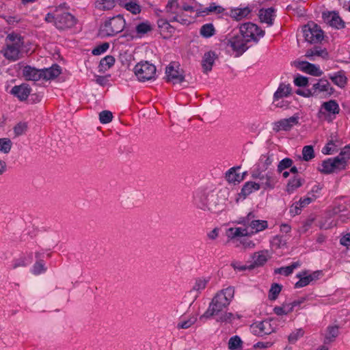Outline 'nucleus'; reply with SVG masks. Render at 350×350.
<instances>
[{"label":"nucleus","instance_id":"obj_38","mask_svg":"<svg viewBox=\"0 0 350 350\" xmlns=\"http://www.w3.org/2000/svg\"><path fill=\"white\" fill-rule=\"evenodd\" d=\"M136 31L138 34H145L152 30V27L150 22L145 21L139 23L135 27Z\"/></svg>","mask_w":350,"mask_h":350},{"label":"nucleus","instance_id":"obj_9","mask_svg":"<svg viewBox=\"0 0 350 350\" xmlns=\"http://www.w3.org/2000/svg\"><path fill=\"white\" fill-rule=\"evenodd\" d=\"M237 223L238 224H243L245 226L250 228L251 235L262 230V221L256 219V216L253 212H250L245 217H241Z\"/></svg>","mask_w":350,"mask_h":350},{"label":"nucleus","instance_id":"obj_36","mask_svg":"<svg viewBox=\"0 0 350 350\" xmlns=\"http://www.w3.org/2000/svg\"><path fill=\"white\" fill-rule=\"evenodd\" d=\"M115 63V58L111 55H107L103 58L99 64L100 70H106L111 68Z\"/></svg>","mask_w":350,"mask_h":350},{"label":"nucleus","instance_id":"obj_1","mask_svg":"<svg viewBox=\"0 0 350 350\" xmlns=\"http://www.w3.org/2000/svg\"><path fill=\"white\" fill-rule=\"evenodd\" d=\"M228 192L226 190L219 191H211L202 196L200 199L202 210H208L213 213H219L226 208Z\"/></svg>","mask_w":350,"mask_h":350},{"label":"nucleus","instance_id":"obj_3","mask_svg":"<svg viewBox=\"0 0 350 350\" xmlns=\"http://www.w3.org/2000/svg\"><path fill=\"white\" fill-rule=\"evenodd\" d=\"M126 23L122 16L119 14L107 21L100 28V34L103 37L113 36L121 32Z\"/></svg>","mask_w":350,"mask_h":350},{"label":"nucleus","instance_id":"obj_31","mask_svg":"<svg viewBox=\"0 0 350 350\" xmlns=\"http://www.w3.org/2000/svg\"><path fill=\"white\" fill-rule=\"evenodd\" d=\"M301 263L299 261L294 262L289 266L275 269L274 273L276 274H283L286 276H288L293 272L294 269L299 267Z\"/></svg>","mask_w":350,"mask_h":350},{"label":"nucleus","instance_id":"obj_25","mask_svg":"<svg viewBox=\"0 0 350 350\" xmlns=\"http://www.w3.org/2000/svg\"><path fill=\"white\" fill-rule=\"evenodd\" d=\"M338 335L339 327L338 325L329 326L327 329V333L325 334L323 345L327 347V345L334 342Z\"/></svg>","mask_w":350,"mask_h":350},{"label":"nucleus","instance_id":"obj_62","mask_svg":"<svg viewBox=\"0 0 350 350\" xmlns=\"http://www.w3.org/2000/svg\"><path fill=\"white\" fill-rule=\"evenodd\" d=\"M109 43L105 42L101 45L98 46V47L94 49L92 51V53L96 55H100L109 49Z\"/></svg>","mask_w":350,"mask_h":350},{"label":"nucleus","instance_id":"obj_5","mask_svg":"<svg viewBox=\"0 0 350 350\" xmlns=\"http://www.w3.org/2000/svg\"><path fill=\"white\" fill-rule=\"evenodd\" d=\"M134 72L138 80L144 82L154 78L156 67L148 62H140L135 65Z\"/></svg>","mask_w":350,"mask_h":350},{"label":"nucleus","instance_id":"obj_11","mask_svg":"<svg viewBox=\"0 0 350 350\" xmlns=\"http://www.w3.org/2000/svg\"><path fill=\"white\" fill-rule=\"evenodd\" d=\"M344 163L338 158H330L323 161L322 167L319 168V171L323 174H330L336 170H345Z\"/></svg>","mask_w":350,"mask_h":350},{"label":"nucleus","instance_id":"obj_2","mask_svg":"<svg viewBox=\"0 0 350 350\" xmlns=\"http://www.w3.org/2000/svg\"><path fill=\"white\" fill-rule=\"evenodd\" d=\"M45 21L53 23L59 29H66L74 27L77 23V18L70 13L60 10H55L48 13L45 16Z\"/></svg>","mask_w":350,"mask_h":350},{"label":"nucleus","instance_id":"obj_42","mask_svg":"<svg viewBox=\"0 0 350 350\" xmlns=\"http://www.w3.org/2000/svg\"><path fill=\"white\" fill-rule=\"evenodd\" d=\"M278 182V179L274 173L268 172L266 174V182L264 184V189H273Z\"/></svg>","mask_w":350,"mask_h":350},{"label":"nucleus","instance_id":"obj_20","mask_svg":"<svg viewBox=\"0 0 350 350\" xmlns=\"http://www.w3.org/2000/svg\"><path fill=\"white\" fill-rule=\"evenodd\" d=\"M292 94V87L290 83H280L277 90L273 94L274 101L278 100L284 97H288Z\"/></svg>","mask_w":350,"mask_h":350},{"label":"nucleus","instance_id":"obj_15","mask_svg":"<svg viewBox=\"0 0 350 350\" xmlns=\"http://www.w3.org/2000/svg\"><path fill=\"white\" fill-rule=\"evenodd\" d=\"M322 17L325 23L336 29H343L345 26V22L336 12H323Z\"/></svg>","mask_w":350,"mask_h":350},{"label":"nucleus","instance_id":"obj_22","mask_svg":"<svg viewBox=\"0 0 350 350\" xmlns=\"http://www.w3.org/2000/svg\"><path fill=\"white\" fill-rule=\"evenodd\" d=\"M216 59V55L213 51L205 53L202 60V66L204 72L211 71Z\"/></svg>","mask_w":350,"mask_h":350},{"label":"nucleus","instance_id":"obj_33","mask_svg":"<svg viewBox=\"0 0 350 350\" xmlns=\"http://www.w3.org/2000/svg\"><path fill=\"white\" fill-rule=\"evenodd\" d=\"M276 17L275 10L273 8L264 9V23L271 26Z\"/></svg>","mask_w":350,"mask_h":350},{"label":"nucleus","instance_id":"obj_6","mask_svg":"<svg viewBox=\"0 0 350 350\" xmlns=\"http://www.w3.org/2000/svg\"><path fill=\"white\" fill-rule=\"evenodd\" d=\"M248 42L239 33L228 39L227 46L235 53V57L243 55L248 49Z\"/></svg>","mask_w":350,"mask_h":350},{"label":"nucleus","instance_id":"obj_17","mask_svg":"<svg viewBox=\"0 0 350 350\" xmlns=\"http://www.w3.org/2000/svg\"><path fill=\"white\" fill-rule=\"evenodd\" d=\"M31 88L28 84L22 83L20 85L14 86L10 92L20 100H25L31 93Z\"/></svg>","mask_w":350,"mask_h":350},{"label":"nucleus","instance_id":"obj_18","mask_svg":"<svg viewBox=\"0 0 350 350\" xmlns=\"http://www.w3.org/2000/svg\"><path fill=\"white\" fill-rule=\"evenodd\" d=\"M41 69L26 66L23 69V77L27 81H37L41 79Z\"/></svg>","mask_w":350,"mask_h":350},{"label":"nucleus","instance_id":"obj_7","mask_svg":"<svg viewBox=\"0 0 350 350\" xmlns=\"http://www.w3.org/2000/svg\"><path fill=\"white\" fill-rule=\"evenodd\" d=\"M239 33L249 42L252 40L257 42L262 33V31L252 23H246L240 26Z\"/></svg>","mask_w":350,"mask_h":350},{"label":"nucleus","instance_id":"obj_63","mask_svg":"<svg viewBox=\"0 0 350 350\" xmlns=\"http://www.w3.org/2000/svg\"><path fill=\"white\" fill-rule=\"evenodd\" d=\"M45 270L44 267V263L42 260L36 262L33 267V273L38 275Z\"/></svg>","mask_w":350,"mask_h":350},{"label":"nucleus","instance_id":"obj_34","mask_svg":"<svg viewBox=\"0 0 350 350\" xmlns=\"http://www.w3.org/2000/svg\"><path fill=\"white\" fill-rule=\"evenodd\" d=\"M301 185V179L300 178L295 176L293 178H291L288 180L286 185V191L288 193H292Z\"/></svg>","mask_w":350,"mask_h":350},{"label":"nucleus","instance_id":"obj_55","mask_svg":"<svg viewBox=\"0 0 350 350\" xmlns=\"http://www.w3.org/2000/svg\"><path fill=\"white\" fill-rule=\"evenodd\" d=\"M126 10L131 12L133 14H139L141 12L140 6L134 2H129L124 5Z\"/></svg>","mask_w":350,"mask_h":350},{"label":"nucleus","instance_id":"obj_26","mask_svg":"<svg viewBox=\"0 0 350 350\" xmlns=\"http://www.w3.org/2000/svg\"><path fill=\"white\" fill-rule=\"evenodd\" d=\"M250 235L247 228H230L228 230V237L231 239Z\"/></svg>","mask_w":350,"mask_h":350},{"label":"nucleus","instance_id":"obj_30","mask_svg":"<svg viewBox=\"0 0 350 350\" xmlns=\"http://www.w3.org/2000/svg\"><path fill=\"white\" fill-rule=\"evenodd\" d=\"M208 282V279L206 278H198L196 280L192 289L190 291L191 293H194L195 299L198 297V294L206 288Z\"/></svg>","mask_w":350,"mask_h":350},{"label":"nucleus","instance_id":"obj_41","mask_svg":"<svg viewBox=\"0 0 350 350\" xmlns=\"http://www.w3.org/2000/svg\"><path fill=\"white\" fill-rule=\"evenodd\" d=\"M180 6L178 3L168 2L165 7V12L170 18L172 16L179 14Z\"/></svg>","mask_w":350,"mask_h":350},{"label":"nucleus","instance_id":"obj_37","mask_svg":"<svg viewBox=\"0 0 350 350\" xmlns=\"http://www.w3.org/2000/svg\"><path fill=\"white\" fill-rule=\"evenodd\" d=\"M282 288V285L277 284V283L272 284L271 288L269 291V294H268L269 299H270L271 301L275 300L278 298V295L281 292Z\"/></svg>","mask_w":350,"mask_h":350},{"label":"nucleus","instance_id":"obj_52","mask_svg":"<svg viewBox=\"0 0 350 350\" xmlns=\"http://www.w3.org/2000/svg\"><path fill=\"white\" fill-rule=\"evenodd\" d=\"M242 341L238 336H234L230 338L228 341V348L231 350H235L241 347Z\"/></svg>","mask_w":350,"mask_h":350},{"label":"nucleus","instance_id":"obj_51","mask_svg":"<svg viewBox=\"0 0 350 350\" xmlns=\"http://www.w3.org/2000/svg\"><path fill=\"white\" fill-rule=\"evenodd\" d=\"M27 129V123L26 122H18L14 127V133L16 137H18L23 134H24Z\"/></svg>","mask_w":350,"mask_h":350},{"label":"nucleus","instance_id":"obj_16","mask_svg":"<svg viewBox=\"0 0 350 350\" xmlns=\"http://www.w3.org/2000/svg\"><path fill=\"white\" fill-rule=\"evenodd\" d=\"M241 166H235L229 169L225 175L226 180L229 183H240L244 179L246 172L241 173Z\"/></svg>","mask_w":350,"mask_h":350},{"label":"nucleus","instance_id":"obj_61","mask_svg":"<svg viewBox=\"0 0 350 350\" xmlns=\"http://www.w3.org/2000/svg\"><path fill=\"white\" fill-rule=\"evenodd\" d=\"M233 319V314L231 312H225L221 314L217 319L219 322L230 323Z\"/></svg>","mask_w":350,"mask_h":350},{"label":"nucleus","instance_id":"obj_56","mask_svg":"<svg viewBox=\"0 0 350 350\" xmlns=\"http://www.w3.org/2000/svg\"><path fill=\"white\" fill-rule=\"evenodd\" d=\"M293 164L292 159L289 158H285L282 159L278 165V171L279 172H282L284 170L291 167Z\"/></svg>","mask_w":350,"mask_h":350},{"label":"nucleus","instance_id":"obj_29","mask_svg":"<svg viewBox=\"0 0 350 350\" xmlns=\"http://www.w3.org/2000/svg\"><path fill=\"white\" fill-rule=\"evenodd\" d=\"M321 108L324 109L329 115L335 116L340 112L339 105L335 100L324 102L321 105Z\"/></svg>","mask_w":350,"mask_h":350},{"label":"nucleus","instance_id":"obj_32","mask_svg":"<svg viewBox=\"0 0 350 350\" xmlns=\"http://www.w3.org/2000/svg\"><path fill=\"white\" fill-rule=\"evenodd\" d=\"M6 44H10L14 46L21 49L23 46L22 37L16 33H10L5 39Z\"/></svg>","mask_w":350,"mask_h":350},{"label":"nucleus","instance_id":"obj_35","mask_svg":"<svg viewBox=\"0 0 350 350\" xmlns=\"http://www.w3.org/2000/svg\"><path fill=\"white\" fill-rule=\"evenodd\" d=\"M306 275V272H304L303 273H300L297 275V277L299 278V280L295 283V288H301L306 286L311 282L312 277Z\"/></svg>","mask_w":350,"mask_h":350},{"label":"nucleus","instance_id":"obj_49","mask_svg":"<svg viewBox=\"0 0 350 350\" xmlns=\"http://www.w3.org/2000/svg\"><path fill=\"white\" fill-rule=\"evenodd\" d=\"M170 22H178L181 25H187L190 24V21L187 18H186L184 16L183 12H179V14H175L172 16V17L170 19Z\"/></svg>","mask_w":350,"mask_h":350},{"label":"nucleus","instance_id":"obj_21","mask_svg":"<svg viewBox=\"0 0 350 350\" xmlns=\"http://www.w3.org/2000/svg\"><path fill=\"white\" fill-rule=\"evenodd\" d=\"M21 49L10 44H6V47L1 50V53L6 59L16 61L19 59Z\"/></svg>","mask_w":350,"mask_h":350},{"label":"nucleus","instance_id":"obj_46","mask_svg":"<svg viewBox=\"0 0 350 350\" xmlns=\"http://www.w3.org/2000/svg\"><path fill=\"white\" fill-rule=\"evenodd\" d=\"M113 7V0H100L96 2V8L102 10H109Z\"/></svg>","mask_w":350,"mask_h":350},{"label":"nucleus","instance_id":"obj_44","mask_svg":"<svg viewBox=\"0 0 350 350\" xmlns=\"http://www.w3.org/2000/svg\"><path fill=\"white\" fill-rule=\"evenodd\" d=\"M342 163L344 162V167H346L347 161L350 159V146H345L340 152L339 155L336 157Z\"/></svg>","mask_w":350,"mask_h":350},{"label":"nucleus","instance_id":"obj_8","mask_svg":"<svg viewBox=\"0 0 350 350\" xmlns=\"http://www.w3.org/2000/svg\"><path fill=\"white\" fill-rule=\"evenodd\" d=\"M303 34L305 40L310 43H317L323 38V32L319 25L312 23L305 25L303 28Z\"/></svg>","mask_w":350,"mask_h":350},{"label":"nucleus","instance_id":"obj_24","mask_svg":"<svg viewBox=\"0 0 350 350\" xmlns=\"http://www.w3.org/2000/svg\"><path fill=\"white\" fill-rule=\"evenodd\" d=\"M329 79L337 86L342 88L347 83V78L343 70H340L333 75H328Z\"/></svg>","mask_w":350,"mask_h":350},{"label":"nucleus","instance_id":"obj_4","mask_svg":"<svg viewBox=\"0 0 350 350\" xmlns=\"http://www.w3.org/2000/svg\"><path fill=\"white\" fill-rule=\"evenodd\" d=\"M234 288L228 286L218 292L210 303L212 306L218 312H221L226 308L234 297Z\"/></svg>","mask_w":350,"mask_h":350},{"label":"nucleus","instance_id":"obj_27","mask_svg":"<svg viewBox=\"0 0 350 350\" xmlns=\"http://www.w3.org/2000/svg\"><path fill=\"white\" fill-rule=\"evenodd\" d=\"M305 56L309 58L310 60H314L313 57L318 56L321 57L323 58H327L328 57V53L325 49H322L319 46H314L310 49H308Z\"/></svg>","mask_w":350,"mask_h":350},{"label":"nucleus","instance_id":"obj_23","mask_svg":"<svg viewBox=\"0 0 350 350\" xmlns=\"http://www.w3.org/2000/svg\"><path fill=\"white\" fill-rule=\"evenodd\" d=\"M250 12L251 10L249 7L235 8L230 10L229 15L236 21H241L246 18Z\"/></svg>","mask_w":350,"mask_h":350},{"label":"nucleus","instance_id":"obj_47","mask_svg":"<svg viewBox=\"0 0 350 350\" xmlns=\"http://www.w3.org/2000/svg\"><path fill=\"white\" fill-rule=\"evenodd\" d=\"M224 10V9L221 6L216 5L215 3H212L209 7L206 8L203 11L199 12L198 14L203 15L202 14H208V12L221 13Z\"/></svg>","mask_w":350,"mask_h":350},{"label":"nucleus","instance_id":"obj_14","mask_svg":"<svg viewBox=\"0 0 350 350\" xmlns=\"http://www.w3.org/2000/svg\"><path fill=\"white\" fill-rule=\"evenodd\" d=\"M313 96H318L321 92H326L329 96L334 93V88L327 79H321L314 83L310 88Z\"/></svg>","mask_w":350,"mask_h":350},{"label":"nucleus","instance_id":"obj_48","mask_svg":"<svg viewBox=\"0 0 350 350\" xmlns=\"http://www.w3.org/2000/svg\"><path fill=\"white\" fill-rule=\"evenodd\" d=\"M303 159L304 161H310L314 157V149L312 146H306L302 150Z\"/></svg>","mask_w":350,"mask_h":350},{"label":"nucleus","instance_id":"obj_19","mask_svg":"<svg viewBox=\"0 0 350 350\" xmlns=\"http://www.w3.org/2000/svg\"><path fill=\"white\" fill-rule=\"evenodd\" d=\"M41 79L51 80L57 77L61 74L60 66L57 64L53 65L49 68L41 69Z\"/></svg>","mask_w":350,"mask_h":350},{"label":"nucleus","instance_id":"obj_60","mask_svg":"<svg viewBox=\"0 0 350 350\" xmlns=\"http://www.w3.org/2000/svg\"><path fill=\"white\" fill-rule=\"evenodd\" d=\"M317 196L314 194H313L312 196H310L308 195V196L304 198H301L298 202L301 207L303 208L309 204L310 203H311L312 202L314 201L317 199Z\"/></svg>","mask_w":350,"mask_h":350},{"label":"nucleus","instance_id":"obj_53","mask_svg":"<svg viewBox=\"0 0 350 350\" xmlns=\"http://www.w3.org/2000/svg\"><path fill=\"white\" fill-rule=\"evenodd\" d=\"M197 321V317H191L186 321H180L178 323L177 327L178 329H188L193 325Z\"/></svg>","mask_w":350,"mask_h":350},{"label":"nucleus","instance_id":"obj_43","mask_svg":"<svg viewBox=\"0 0 350 350\" xmlns=\"http://www.w3.org/2000/svg\"><path fill=\"white\" fill-rule=\"evenodd\" d=\"M262 265V254L261 252L254 253L252 256V262L248 265L249 269H253Z\"/></svg>","mask_w":350,"mask_h":350},{"label":"nucleus","instance_id":"obj_59","mask_svg":"<svg viewBox=\"0 0 350 350\" xmlns=\"http://www.w3.org/2000/svg\"><path fill=\"white\" fill-rule=\"evenodd\" d=\"M219 312L210 304L207 310L200 317V319L203 320L204 319H208L213 315L217 314Z\"/></svg>","mask_w":350,"mask_h":350},{"label":"nucleus","instance_id":"obj_39","mask_svg":"<svg viewBox=\"0 0 350 350\" xmlns=\"http://www.w3.org/2000/svg\"><path fill=\"white\" fill-rule=\"evenodd\" d=\"M200 34L204 38H209L215 34V29L211 23H207L202 26Z\"/></svg>","mask_w":350,"mask_h":350},{"label":"nucleus","instance_id":"obj_12","mask_svg":"<svg viewBox=\"0 0 350 350\" xmlns=\"http://www.w3.org/2000/svg\"><path fill=\"white\" fill-rule=\"evenodd\" d=\"M299 114L295 113L293 116L288 118H284L275 122L273 130L276 132L280 131H290L295 125L299 124Z\"/></svg>","mask_w":350,"mask_h":350},{"label":"nucleus","instance_id":"obj_10","mask_svg":"<svg viewBox=\"0 0 350 350\" xmlns=\"http://www.w3.org/2000/svg\"><path fill=\"white\" fill-rule=\"evenodd\" d=\"M166 81L173 84L180 83L185 80L183 70H180L179 65L172 62L165 68Z\"/></svg>","mask_w":350,"mask_h":350},{"label":"nucleus","instance_id":"obj_13","mask_svg":"<svg viewBox=\"0 0 350 350\" xmlns=\"http://www.w3.org/2000/svg\"><path fill=\"white\" fill-rule=\"evenodd\" d=\"M292 65L312 76L320 77L323 74L319 66L306 61H294Z\"/></svg>","mask_w":350,"mask_h":350},{"label":"nucleus","instance_id":"obj_45","mask_svg":"<svg viewBox=\"0 0 350 350\" xmlns=\"http://www.w3.org/2000/svg\"><path fill=\"white\" fill-rule=\"evenodd\" d=\"M12 143L9 138H0V151L4 154L10 152Z\"/></svg>","mask_w":350,"mask_h":350},{"label":"nucleus","instance_id":"obj_50","mask_svg":"<svg viewBox=\"0 0 350 350\" xmlns=\"http://www.w3.org/2000/svg\"><path fill=\"white\" fill-rule=\"evenodd\" d=\"M113 114L110 111L104 110L99 113V120L102 124H107L111 122Z\"/></svg>","mask_w":350,"mask_h":350},{"label":"nucleus","instance_id":"obj_40","mask_svg":"<svg viewBox=\"0 0 350 350\" xmlns=\"http://www.w3.org/2000/svg\"><path fill=\"white\" fill-rule=\"evenodd\" d=\"M158 27L161 31L172 33L174 31V27L170 24L166 19L160 18L157 22Z\"/></svg>","mask_w":350,"mask_h":350},{"label":"nucleus","instance_id":"obj_57","mask_svg":"<svg viewBox=\"0 0 350 350\" xmlns=\"http://www.w3.org/2000/svg\"><path fill=\"white\" fill-rule=\"evenodd\" d=\"M251 332L255 336H261L262 333V322L253 323L250 327Z\"/></svg>","mask_w":350,"mask_h":350},{"label":"nucleus","instance_id":"obj_58","mask_svg":"<svg viewBox=\"0 0 350 350\" xmlns=\"http://www.w3.org/2000/svg\"><path fill=\"white\" fill-rule=\"evenodd\" d=\"M294 83L297 87H306L308 83V79L306 77L299 75L294 79Z\"/></svg>","mask_w":350,"mask_h":350},{"label":"nucleus","instance_id":"obj_54","mask_svg":"<svg viewBox=\"0 0 350 350\" xmlns=\"http://www.w3.org/2000/svg\"><path fill=\"white\" fill-rule=\"evenodd\" d=\"M304 332L302 329H296L288 336V342L292 344L295 343L299 338L304 336Z\"/></svg>","mask_w":350,"mask_h":350},{"label":"nucleus","instance_id":"obj_28","mask_svg":"<svg viewBox=\"0 0 350 350\" xmlns=\"http://www.w3.org/2000/svg\"><path fill=\"white\" fill-rule=\"evenodd\" d=\"M260 188V185L255 182L249 181L244 184L243 186L240 195L243 196V198L249 196L253 191H258Z\"/></svg>","mask_w":350,"mask_h":350},{"label":"nucleus","instance_id":"obj_64","mask_svg":"<svg viewBox=\"0 0 350 350\" xmlns=\"http://www.w3.org/2000/svg\"><path fill=\"white\" fill-rule=\"evenodd\" d=\"M336 147L337 146H336L334 144V143L333 142V141H329L326 146L323 148V152L324 154H332L333 152L336 151Z\"/></svg>","mask_w":350,"mask_h":350}]
</instances>
